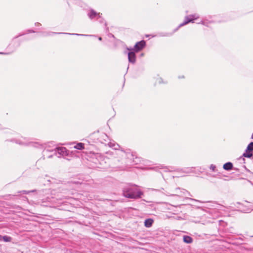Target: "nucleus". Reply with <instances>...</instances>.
<instances>
[{
  "mask_svg": "<svg viewBox=\"0 0 253 253\" xmlns=\"http://www.w3.org/2000/svg\"><path fill=\"white\" fill-rule=\"evenodd\" d=\"M137 187V185L132 184L126 185L123 190V196L129 199L140 198L143 193Z\"/></svg>",
  "mask_w": 253,
  "mask_h": 253,
  "instance_id": "nucleus-1",
  "label": "nucleus"
},
{
  "mask_svg": "<svg viewBox=\"0 0 253 253\" xmlns=\"http://www.w3.org/2000/svg\"><path fill=\"white\" fill-rule=\"evenodd\" d=\"M199 16L197 14L191 15L188 16H186L185 18V21L180 25V26H183L189 22H193L194 20L197 19Z\"/></svg>",
  "mask_w": 253,
  "mask_h": 253,
  "instance_id": "nucleus-2",
  "label": "nucleus"
},
{
  "mask_svg": "<svg viewBox=\"0 0 253 253\" xmlns=\"http://www.w3.org/2000/svg\"><path fill=\"white\" fill-rule=\"evenodd\" d=\"M145 45V42L144 41L137 42L135 45V49L136 51L141 50Z\"/></svg>",
  "mask_w": 253,
  "mask_h": 253,
  "instance_id": "nucleus-3",
  "label": "nucleus"
},
{
  "mask_svg": "<svg viewBox=\"0 0 253 253\" xmlns=\"http://www.w3.org/2000/svg\"><path fill=\"white\" fill-rule=\"evenodd\" d=\"M128 58L130 62L134 63L135 62V54L133 52H130L128 54Z\"/></svg>",
  "mask_w": 253,
  "mask_h": 253,
  "instance_id": "nucleus-4",
  "label": "nucleus"
},
{
  "mask_svg": "<svg viewBox=\"0 0 253 253\" xmlns=\"http://www.w3.org/2000/svg\"><path fill=\"white\" fill-rule=\"evenodd\" d=\"M58 153L63 156L67 154V150L65 147H59L57 149Z\"/></svg>",
  "mask_w": 253,
  "mask_h": 253,
  "instance_id": "nucleus-5",
  "label": "nucleus"
},
{
  "mask_svg": "<svg viewBox=\"0 0 253 253\" xmlns=\"http://www.w3.org/2000/svg\"><path fill=\"white\" fill-rule=\"evenodd\" d=\"M153 222V220L151 218H149L145 220L144 225L146 227H150L152 226Z\"/></svg>",
  "mask_w": 253,
  "mask_h": 253,
  "instance_id": "nucleus-6",
  "label": "nucleus"
},
{
  "mask_svg": "<svg viewBox=\"0 0 253 253\" xmlns=\"http://www.w3.org/2000/svg\"><path fill=\"white\" fill-rule=\"evenodd\" d=\"M232 168H233V165L230 162L226 163V164H225L223 165V169L225 170H230L232 169Z\"/></svg>",
  "mask_w": 253,
  "mask_h": 253,
  "instance_id": "nucleus-7",
  "label": "nucleus"
},
{
  "mask_svg": "<svg viewBox=\"0 0 253 253\" xmlns=\"http://www.w3.org/2000/svg\"><path fill=\"white\" fill-rule=\"evenodd\" d=\"M183 241L187 244H190L193 242L192 238L188 236H183Z\"/></svg>",
  "mask_w": 253,
  "mask_h": 253,
  "instance_id": "nucleus-8",
  "label": "nucleus"
},
{
  "mask_svg": "<svg viewBox=\"0 0 253 253\" xmlns=\"http://www.w3.org/2000/svg\"><path fill=\"white\" fill-rule=\"evenodd\" d=\"M100 15V13H97L95 11L92 10L90 11V13L88 14V16L90 18L92 19L94 17H96L97 15H98L99 16Z\"/></svg>",
  "mask_w": 253,
  "mask_h": 253,
  "instance_id": "nucleus-9",
  "label": "nucleus"
},
{
  "mask_svg": "<svg viewBox=\"0 0 253 253\" xmlns=\"http://www.w3.org/2000/svg\"><path fill=\"white\" fill-rule=\"evenodd\" d=\"M253 155V153L251 151H247V150L246 152L243 154V157L250 158Z\"/></svg>",
  "mask_w": 253,
  "mask_h": 253,
  "instance_id": "nucleus-10",
  "label": "nucleus"
},
{
  "mask_svg": "<svg viewBox=\"0 0 253 253\" xmlns=\"http://www.w3.org/2000/svg\"><path fill=\"white\" fill-rule=\"evenodd\" d=\"M75 149L78 150H82L84 149V144L82 143H79L76 145L74 146Z\"/></svg>",
  "mask_w": 253,
  "mask_h": 253,
  "instance_id": "nucleus-11",
  "label": "nucleus"
},
{
  "mask_svg": "<svg viewBox=\"0 0 253 253\" xmlns=\"http://www.w3.org/2000/svg\"><path fill=\"white\" fill-rule=\"evenodd\" d=\"M246 150H247V151H251V152L253 151V142H251L248 145Z\"/></svg>",
  "mask_w": 253,
  "mask_h": 253,
  "instance_id": "nucleus-12",
  "label": "nucleus"
},
{
  "mask_svg": "<svg viewBox=\"0 0 253 253\" xmlns=\"http://www.w3.org/2000/svg\"><path fill=\"white\" fill-rule=\"evenodd\" d=\"M2 238H3L5 242H10L11 240V238L7 236H4L2 237Z\"/></svg>",
  "mask_w": 253,
  "mask_h": 253,
  "instance_id": "nucleus-13",
  "label": "nucleus"
},
{
  "mask_svg": "<svg viewBox=\"0 0 253 253\" xmlns=\"http://www.w3.org/2000/svg\"><path fill=\"white\" fill-rule=\"evenodd\" d=\"M211 169H212V170L213 171H214V169H215V167L214 166H213V165H211Z\"/></svg>",
  "mask_w": 253,
  "mask_h": 253,
  "instance_id": "nucleus-14",
  "label": "nucleus"
},
{
  "mask_svg": "<svg viewBox=\"0 0 253 253\" xmlns=\"http://www.w3.org/2000/svg\"><path fill=\"white\" fill-rule=\"evenodd\" d=\"M239 160H241V161H245V159L244 158H242V157H240Z\"/></svg>",
  "mask_w": 253,
  "mask_h": 253,
  "instance_id": "nucleus-15",
  "label": "nucleus"
},
{
  "mask_svg": "<svg viewBox=\"0 0 253 253\" xmlns=\"http://www.w3.org/2000/svg\"><path fill=\"white\" fill-rule=\"evenodd\" d=\"M102 40V38L101 37L99 38V40L101 41Z\"/></svg>",
  "mask_w": 253,
  "mask_h": 253,
  "instance_id": "nucleus-16",
  "label": "nucleus"
},
{
  "mask_svg": "<svg viewBox=\"0 0 253 253\" xmlns=\"http://www.w3.org/2000/svg\"><path fill=\"white\" fill-rule=\"evenodd\" d=\"M1 238H2V236L1 235H0V241L1 240Z\"/></svg>",
  "mask_w": 253,
  "mask_h": 253,
  "instance_id": "nucleus-17",
  "label": "nucleus"
}]
</instances>
